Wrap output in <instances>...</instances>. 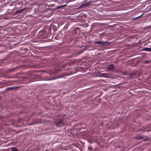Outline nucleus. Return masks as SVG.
<instances>
[{
	"label": "nucleus",
	"mask_w": 151,
	"mask_h": 151,
	"mask_svg": "<svg viewBox=\"0 0 151 151\" xmlns=\"http://www.w3.org/2000/svg\"><path fill=\"white\" fill-rule=\"evenodd\" d=\"M23 5L22 2L21 0H18L15 2L14 9H21Z\"/></svg>",
	"instance_id": "f257e3e1"
},
{
	"label": "nucleus",
	"mask_w": 151,
	"mask_h": 151,
	"mask_svg": "<svg viewBox=\"0 0 151 151\" xmlns=\"http://www.w3.org/2000/svg\"><path fill=\"white\" fill-rule=\"evenodd\" d=\"M55 122L57 126H59V124L63 125L64 124L63 120L62 119H60L58 121H55Z\"/></svg>",
	"instance_id": "f03ea898"
},
{
	"label": "nucleus",
	"mask_w": 151,
	"mask_h": 151,
	"mask_svg": "<svg viewBox=\"0 0 151 151\" xmlns=\"http://www.w3.org/2000/svg\"><path fill=\"white\" fill-rule=\"evenodd\" d=\"M95 44L100 45L101 46H102L105 43V42H103L99 41H95L94 42Z\"/></svg>",
	"instance_id": "7ed1b4c3"
},
{
	"label": "nucleus",
	"mask_w": 151,
	"mask_h": 151,
	"mask_svg": "<svg viewBox=\"0 0 151 151\" xmlns=\"http://www.w3.org/2000/svg\"><path fill=\"white\" fill-rule=\"evenodd\" d=\"M107 67L108 69L110 71L113 70L114 68V66L113 64H111L109 65Z\"/></svg>",
	"instance_id": "20e7f679"
},
{
	"label": "nucleus",
	"mask_w": 151,
	"mask_h": 151,
	"mask_svg": "<svg viewBox=\"0 0 151 151\" xmlns=\"http://www.w3.org/2000/svg\"><path fill=\"white\" fill-rule=\"evenodd\" d=\"M19 121H15L12 124V125L13 126H14L16 127H17L18 126V125H17V124H19Z\"/></svg>",
	"instance_id": "39448f33"
},
{
	"label": "nucleus",
	"mask_w": 151,
	"mask_h": 151,
	"mask_svg": "<svg viewBox=\"0 0 151 151\" xmlns=\"http://www.w3.org/2000/svg\"><path fill=\"white\" fill-rule=\"evenodd\" d=\"M17 88H18V87L15 86L14 87H11L7 88L6 89V91H8V90H9L16 89Z\"/></svg>",
	"instance_id": "423d86ee"
},
{
	"label": "nucleus",
	"mask_w": 151,
	"mask_h": 151,
	"mask_svg": "<svg viewBox=\"0 0 151 151\" xmlns=\"http://www.w3.org/2000/svg\"><path fill=\"white\" fill-rule=\"evenodd\" d=\"M144 49L145 51H148V52H151V47L150 48H147V47H145L144 48Z\"/></svg>",
	"instance_id": "0eeeda50"
},
{
	"label": "nucleus",
	"mask_w": 151,
	"mask_h": 151,
	"mask_svg": "<svg viewBox=\"0 0 151 151\" xmlns=\"http://www.w3.org/2000/svg\"><path fill=\"white\" fill-rule=\"evenodd\" d=\"M45 32L44 30H41L39 32V33L40 34V35H42L44 34Z\"/></svg>",
	"instance_id": "6e6552de"
},
{
	"label": "nucleus",
	"mask_w": 151,
	"mask_h": 151,
	"mask_svg": "<svg viewBox=\"0 0 151 151\" xmlns=\"http://www.w3.org/2000/svg\"><path fill=\"white\" fill-rule=\"evenodd\" d=\"M91 4V3L90 2H86V3H84V4L86 6H90V5Z\"/></svg>",
	"instance_id": "1a4fd4ad"
},
{
	"label": "nucleus",
	"mask_w": 151,
	"mask_h": 151,
	"mask_svg": "<svg viewBox=\"0 0 151 151\" xmlns=\"http://www.w3.org/2000/svg\"><path fill=\"white\" fill-rule=\"evenodd\" d=\"M66 6V5H62L61 6H58V7H57L55 9H60L61 8L64 7L65 6Z\"/></svg>",
	"instance_id": "9d476101"
},
{
	"label": "nucleus",
	"mask_w": 151,
	"mask_h": 151,
	"mask_svg": "<svg viewBox=\"0 0 151 151\" xmlns=\"http://www.w3.org/2000/svg\"><path fill=\"white\" fill-rule=\"evenodd\" d=\"M12 151H19L15 147H14L12 148Z\"/></svg>",
	"instance_id": "9b49d317"
},
{
	"label": "nucleus",
	"mask_w": 151,
	"mask_h": 151,
	"mask_svg": "<svg viewBox=\"0 0 151 151\" xmlns=\"http://www.w3.org/2000/svg\"><path fill=\"white\" fill-rule=\"evenodd\" d=\"M143 15V14H142L141 15H140L137 17H135V18H134L133 19H137V18H139V17H141V16H142Z\"/></svg>",
	"instance_id": "f8f14e48"
},
{
	"label": "nucleus",
	"mask_w": 151,
	"mask_h": 151,
	"mask_svg": "<svg viewBox=\"0 0 151 151\" xmlns=\"http://www.w3.org/2000/svg\"><path fill=\"white\" fill-rule=\"evenodd\" d=\"M145 129H146V128H145V127H143L142 129H141V130H142L143 131L145 132Z\"/></svg>",
	"instance_id": "ddd939ff"
},
{
	"label": "nucleus",
	"mask_w": 151,
	"mask_h": 151,
	"mask_svg": "<svg viewBox=\"0 0 151 151\" xmlns=\"http://www.w3.org/2000/svg\"><path fill=\"white\" fill-rule=\"evenodd\" d=\"M61 2L59 1H58H58H57V3H61Z\"/></svg>",
	"instance_id": "4468645a"
},
{
	"label": "nucleus",
	"mask_w": 151,
	"mask_h": 151,
	"mask_svg": "<svg viewBox=\"0 0 151 151\" xmlns=\"http://www.w3.org/2000/svg\"><path fill=\"white\" fill-rule=\"evenodd\" d=\"M150 131V130H147V131H147V132H148V131Z\"/></svg>",
	"instance_id": "2eb2a0df"
},
{
	"label": "nucleus",
	"mask_w": 151,
	"mask_h": 151,
	"mask_svg": "<svg viewBox=\"0 0 151 151\" xmlns=\"http://www.w3.org/2000/svg\"><path fill=\"white\" fill-rule=\"evenodd\" d=\"M88 148L89 149H91V148L90 147H89Z\"/></svg>",
	"instance_id": "dca6fc26"
},
{
	"label": "nucleus",
	"mask_w": 151,
	"mask_h": 151,
	"mask_svg": "<svg viewBox=\"0 0 151 151\" xmlns=\"http://www.w3.org/2000/svg\"><path fill=\"white\" fill-rule=\"evenodd\" d=\"M140 139H142V137H141L140 138Z\"/></svg>",
	"instance_id": "f3484780"
}]
</instances>
